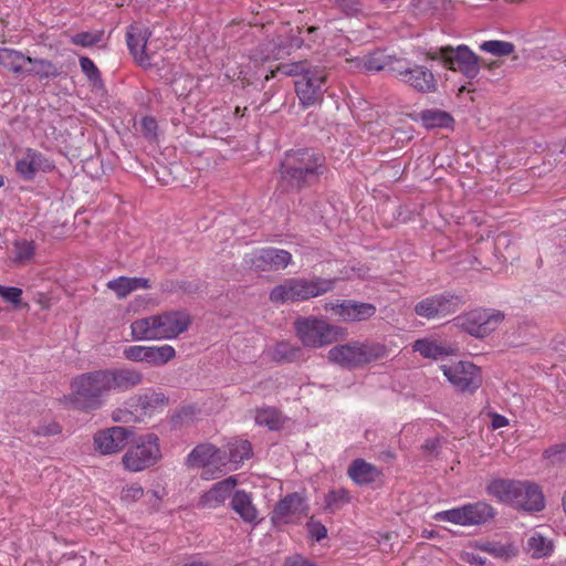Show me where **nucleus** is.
Masks as SVG:
<instances>
[{"label":"nucleus","mask_w":566,"mask_h":566,"mask_svg":"<svg viewBox=\"0 0 566 566\" xmlns=\"http://www.w3.org/2000/svg\"><path fill=\"white\" fill-rule=\"evenodd\" d=\"M109 392L106 369L87 371L72 378L70 394L63 397V403L81 411L97 410Z\"/></svg>","instance_id":"obj_1"},{"label":"nucleus","mask_w":566,"mask_h":566,"mask_svg":"<svg viewBox=\"0 0 566 566\" xmlns=\"http://www.w3.org/2000/svg\"><path fill=\"white\" fill-rule=\"evenodd\" d=\"M324 171L325 157L307 148L289 151L281 165L282 181L297 190L312 185Z\"/></svg>","instance_id":"obj_2"},{"label":"nucleus","mask_w":566,"mask_h":566,"mask_svg":"<svg viewBox=\"0 0 566 566\" xmlns=\"http://www.w3.org/2000/svg\"><path fill=\"white\" fill-rule=\"evenodd\" d=\"M318 28L316 27H308L306 29L297 28V34H294L289 23L283 24L274 39L261 43L258 48L252 50L250 59L256 63L284 59L291 55L293 50L300 49L303 45L311 48L315 40L312 38L307 39L303 34L306 33L307 36H312L316 34Z\"/></svg>","instance_id":"obj_3"},{"label":"nucleus","mask_w":566,"mask_h":566,"mask_svg":"<svg viewBox=\"0 0 566 566\" xmlns=\"http://www.w3.org/2000/svg\"><path fill=\"white\" fill-rule=\"evenodd\" d=\"M335 284L336 279H324L321 276L313 279L290 277L270 291L269 300L273 304L306 302L333 291Z\"/></svg>","instance_id":"obj_4"},{"label":"nucleus","mask_w":566,"mask_h":566,"mask_svg":"<svg viewBox=\"0 0 566 566\" xmlns=\"http://www.w3.org/2000/svg\"><path fill=\"white\" fill-rule=\"evenodd\" d=\"M419 53L430 61H440L444 69L459 72L469 80L480 73V57L465 44L423 49Z\"/></svg>","instance_id":"obj_5"},{"label":"nucleus","mask_w":566,"mask_h":566,"mask_svg":"<svg viewBox=\"0 0 566 566\" xmlns=\"http://www.w3.org/2000/svg\"><path fill=\"white\" fill-rule=\"evenodd\" d=\"M293 326L297 339L305 348H323L338 338L337 326L318 316H300Z\"/></svg>","instance_id":"obj_6"},{"label":"nucleus","mask_w":566,"mask_h":566,"mask_svg":"<svg viewBox=\"0 0 566 566\" xmlns=\"http://www.w3.org/2000/svg\"><path fill=\"white\" fill-rule=\"evenodd\" d=\"M386 348L379 344L350 342L328 350L327 358L343 368H357L385 357Z\"/></svg>","instance_id":"obj_7"},{"label":"nucleus","mask_w":566,"mask_h":566,"mask_svg":"<svg viewBox=\"0 0 566 566\" xmlns=\"http://www.w3.org/2000/svg\"><path fill=\"white\" fill-rule=\"evenodd\" d=\"M161 459V449L159 438L154 433H148L138 438L130 446L122 458L125 470L129 472H142L156 465Z\"/></svg>","instance_id":"obj_8"},{"label":"nucleus","mask_w":566,"mask_h":566,"mask_svg":"<svg viewBox=\"0 0 566 566\" xmlns=\"http://www.w3.org/2000/svg\"><path fill=\"white\" fill-rule=\"evenodd\" d=\"M327 77L325 67L310 66L303 76L295 81V92L303 107L307 108L323 101Z\"/></svg>","instance_id":"obj_9"},{"label":"nucleus","mask_w":566,"mask_h":566,"mask_svg":"<svg viewBox=\"0 0 566 566\" xmlns=\"http://www.w3.org/2000/svg\"><path fill=\"white\" fill-rule=\"evenodd\" d=\"M504 319V314L494 308H476L458 316V325L475 337H484L494 332Z\"/></svg>","instance_id":"obj_10"},{"label":"nucleus","mask_w":566,"mask_h":566,"mask_svg":"<svg viewBox=\"0 0 566 566\" xmlns=\"http://www.w3.org/2000/svg\"><path fill=\"white\" fill-rule=\"evenodd\" d=\"M449 382L461 392H474L482 385L481 369L471 361H452L440 366Z\"/></svg>","instance_id":"obj_11"},{"label":"nucleus","mask_w":566,"mask_h":566,"mask_svg":"<svg viewBox=\"0 0 566 566\" xmlns=\"http://www.w3.org/2000/svg\"><path fill=\"white\" fill-rule=\"evenodd\" d=\"M463 304L461 296L444 292L419 301L415 305V313L427 319L441 318L455 313Z\"/></svg>","instance_id":"obj_12"},{"label":"nucleus","mask_w":566,"mask_h":566,"mask_svg":"<svg viewBox=\"0 0 566 566\" xmlns=\"http://www.w3.org/2000/svg\"><path fill=\"white\" fill-rule=\"evenodd\" d=\"M187 464L189 467H201V476L206 480L214 479L218 474L222 473L223 467L227 465L226 458L222 455V450L216 448L213 444L203 443L197 446L187 457Z\"/></svg>","instance_id":"obj_13"},{"label":"nucleus","mask_w":566,"mask_h":566,"mask_svg":"<svg viewBox=\"0 0 566 566\" xmlns=\"http://www.w3.org/2000/svg\"><path fill=\"white\" fill-rule=\"evenodd\" d=\"M244 262L253 270L268 272L284 270L292 262L289 251L276 248H260L248 253Z\"/></svg>","instance_id":"obj_14"},{"label":"nucleus","mask_w":566,"mask_h":566,"mask_svg":"<svg viewBox=\"0 0 566 566\" xmlns=\"http://www.w3.org/2000/svg\"><path fill=\"white\" fill-rule=\"evenodd\" d=\"M54 168L53 160L30 147L19 153L15 158V171L23 180H33L39 172H50Z\"/></svg>","instance_id":"obj_15"},{"label":"nucleus","mask_w":566,"mask_h":566,"mask_svg":"<svg viewBox=\"0 0 566 566\" xmlns=\"http://www.w3.org/2000/svg\"><path fill=\"white\" fill-rule=\"evenodd\" d=\"M308 506L306 499L295 492L281 499L271 514V521L274 525L293 523L306 516Z\"/></svg>","instance_id":"obj_16"},{"label":"nucleus","mask_w":566,"mask_h":566,"mask_svg":"<svg viewBox=\"0 0 566 566\" xmlns=\"http://www.w3.org/2000/svg\"><path fill=\"white\" fill-rule=\"evenodd\" d=\"M150 34L149 28L140 22H134L126 30L128 50L136 63L143 67H148L151 61V53L147 49Z\"/></svg>","instance_id":"obj_17"},{"label":"nucleus","mask_w":566,"mask_h":566,"mask_svg":"<svg viewBox=\"0 0 566 566\" xmlns=\"http://www.w3.org/2000/svg\"><path fill=\"white\" fill-rule=\"evenodd\" d=\"M397 77L417 92L432 93L437 90V78L431 70L422 65L394 67Z\"/></svg>","instance_id":"obj_18"},{"label":"nucleus","mask_w":566,"mask_h":566,"mask_svg":"<svg viewBox=\"0 0 566 566\" xmlns=\"http://www.w3.org/2000/svg\"><path fill=\"white\" fill-rule=\"evenodd\" d=\"M160 340L175 339L191 325L192 318L186 311H167L157 314Z\"/></svg>","instance_id":"obj_19"},{"label":"nucleus","mask_w":566,"mask_h":566,"mask_svg":"<svg viewBox=\"0 0 566 566\" xmlns=\"http://www.w3.org/2000/svg\"><path fill=\"white\" fill-rule=\"evenodd\" d=\"M133 431L124 427H112L94 434V444L102 454H113L124 449Z\"/></svg>","instance_id":"obj_20"},{"label":"nucleus","mask_w":566,"mask_h":566,"mask_svg":"<svg viewBox=\"0 0 566 566\" xmlns=\"http://www.w3.org/2000/svg\"><path fill=\"white\" fill-rule=\"evenodd\" d=\"M513 504L527 512H539L545 507V499L541 488L530 481H520Z\"/></svg>","instance_id":"obj_21"},{"label":"nucleus","mask_w":566,"mask_h":566,"mask_svg":"<svg viewBox=\"0 0 566 566\" xmlns=\"http://www.w3.org/2000/svg\"><path fill=\"white\" fill-rule=\"evenodd\" d=\"M111 391L129 390L143 381V375L140 371L134 368H111L106 369Z\"/></svg>","instance_id":"obj_22"},{"label":"nucleus","mask_w":566,"mask_h":566,"mask_svg":"<svg viewBox=\"0 0 566 566\" xmlns=\"http://www.w3.org/2000/svg\"><path fill=\"white\" fill-rule=\"evenodd\" d=\"M231 509L245 522L250 524H256L258 509L253 504L252 495L244 490H238L234 492L231 502Z\"/></svg>","instance_id":"obj_23"},{"label":"nucleus","mask_w":566,"mask_h":566,"mask_svg":"<svg viewBox=\"0 0 566 566\" xmlns=\"http://www.w3.org/2000/svg\"><path fill=\"white\" fill-rule=\"evenodd\" d=\"M473 547L503 562H507L518 554V548L513 542L474 541Z\"/></svg>","instance_id":"obj_24"},{"label":"nucleus","mask_w":566,"mask_h":566,"mask_svg":"<svg viewBox=\"0 0 566 566\" xmlns=\"http://www.w3.org/2000/svg\"><path fill=\"white\" fill-rule=\"evenodd\" d=\"M222 455L226 458L227 464L232 465L230 470H237L244 460L252 457V446L248 440L233 438L227 443Z\"/></svg>","instance_id":"obj_25"},{"label":"nucleus","mask_w":566,"mask_h":566,"mask_svg":"<svg viewBox=\"0 0 566 566\" xmlns=\"http://www.w3.org/2000/svg\"><path fill=\"white\" fill-rule=\"evenodd\" d=\"M381 474V471L374 464L364 459H355L348 467L347 475L358 484L365 485L375 482Z\"/></svg>","instance_id":"obj_26"},{"label":"nucleus","mask_w":566,"mask_h":566,"mask_svg":"<svg viewBox=\"0 0 566 566\" xmlns=\"http://www.w3.org/2000/svg\"><path fill=\"white\" fill-rule=\"evenodd\" d=\"M237 483L238 481L234 476H229L213 484V486L202 495V504L208 507H217L223 504L230 496Z\"/></svg>","instance_id":"obj_27"},{"label":"nucleus","mask_w":566,"mask_h":566,"mask_svg":"<svg viewBox=\"0 0 566 566\" xmlns=\"http://www.w3.org/2000/svg\"><path fill=\"white\" fill-rule=\"evenodd\" d=\"M340 319L344 322H359L373 317L376 314V306L370 303L353 300L343 301L340 305Z\"/></svg>","instance_id":"obj_28"},{"label":"nucleus","mask_w":566,"mask_h":566,"mask_svg":"<svg viewBox=\"0 0 566 566\" xmlns=\"http://www.w3.org/2000/svg\"><path fill=\"white\" fill-rule=\"evenodd\" d=\"M130 334L134 340H160L157 314L135 319L130 324Z\"/></svg>","instance_id":"obj_29"},{"label":"nucleus","mask_w":566,"mask_h":566,"mask_svg":"<svg viewBox=\"0 0 566 566\" xmlns=\"http://www.w3.org/2000/svg\"><path fill=\"white\" fill-rule=\"evenodd\" d=\"M520 481L510 479H495L486 486V492L490 496L496 499L499 502L513 504L514 496L516 495Z\"/></svg>","instance_id":"obj_30"},{"label":"nucleus","mask_w":566,"mask_h":566,"mask_svg":"<svg viewBox=\"0 0 566 566\" xmlns=\"http://www.w3.org/2000/svg\"><path fill=\"white\" fill-rule=\"evenodd\" d=\"M107 287L113 291L118 298H125L132 292L143 289H150V282L145 277L119 276L107 282Z\"/></svg>","instance_id":"obj_31"},{"label":"nucleus","mask_w":566,"mask_h":566,"mask_svg":"<svg viewBox=\"0 0 566 566\" xmlns=\"http://www.w3.org/2000/svg\"><path fill=\"white\" fill-rule=\"evenodd\" d=\"M412 348L424 358L438 359L442 356H449L454 353L451 346L443 345L436 339L422 338L417 339Z\"/></svg>","instance_id":"obj_32"},{"label":"nucleus","mask_w":566,"mask_h":566,"mask_svg":"<svg viewBox=\"0 0 566 566\" xmlns=\"http://www.w3.org/2000/svg\"><path fill=\"white\" fill-rule=\"evenodd\" d=\"M467 526L486 523L494 516L493 507L482 501L463 505Z\"/></svg>","instance_id":"obj_33"},{"label":"nucleus","mask_w":566,"mask_h":566,"mask_svg":"<svg viewBox=\"0 0 566 566\" xmlns=\"http://www.w3.org/2000/svg\"><path fill=\"white\" fill-rule=\"evenodd\" d=\"M176 349L174 346L164 345H150L147 346L144 363L150 366H164L175 359Z\"/></svg>","instance_id":"obj_34"},{"label":"nucleus","mask_w":566,"mask_h":566,"mask_svg":"<svg viewBox=\"0 0 566 566\" xmlns=\"http://www.w3.org/2000/svg\"><path fill=\"white\" fill-rule=\"evenodd\" d=\"M27 62L32 67L25 70L27 73L36 76L39 80L55 78L61 74V69L53 62L44 59L27 57Z\"/></svg>","instance_id":"obj_35"},{"label":"nucleus","mask_w":566,"mask_h":566,"mask_svg":"<svg viewBox=\"0 0 566 566\" xmlns=\"http://www.w3.org/2000/svg\"><path fill=\"white\" fill-rule=\"evenodd\" d=\"M138 405L145 416L163 411L168 405V398L158 391H149L138 397Z\"/></svg>","instance_id":"obj_36"},{"label":"nucleus","mask_w":566,"mask_h":566,"mask_svg":"<svg viewBox=\"0 0 566 566\" xmlns=\"http://www.w3.org/2000/svg\"><path fill=\"white\" fill-rule=\"evenodd\" d=\"M27 57L22 52L8 49L0 48V65L8 69L14 74H21L24 71L23 63L27 62Z\"/></svg>","instance_id":"obj_37"},{"label":"nucleus","mask_w":566,"mask_h":566,"mask_svg":"<svg viewBox=\"0 0 566 566\" xmlns=\"http://www.w3.org/2000/svg\"><path fill=\"white\" fill-rule=\"evenodd\" d=\"M553 542L539 533L533 534L527 539V551L533 558H543L552 555L553 553Z\"/></svg>","instance_id":"obj_38"},{"label":"nucleus","mask_w":566,"mask_h":566,"mask_svg":"<svg viewBox=\"0 0 566 566\" xmlns=\"http://www.w3.org/2000/svg\"><path fill=\"white\" fill-rule=\"evenodd\" d=\"M254 419L256 424L268 427L270 430H279L282 426L281 412L271 407L258 409Z\"/></svg>","instance_id":"obj_39"},{"label":"nucleus","mask_w":566,"mask_h":566,"mask_svg":"<svg viewBox=\"0 0 566 566\" xmlns=\"http://www.w3.org/2000/svg\"><path fill=\"white\" fill-rule=\"evenodd\" d=\"M300 355V348L289 342H279L271 349L270 356L276 363H290L295 360Z\"/></svg>","instance_id":"obj_40"},{"label":"nucleus","mask_w":566,"mask_h":566,"mask_svg":"<svg viewBox=\"0 0 566 566\" xmlns=\"http://www.w3.org/2000/svg\"><path fill=\"white\" fill-rule=\"evenodd\" d=\"M13 262L19 265L29 263L35 254V243L28 240H19L13 243Z\"/></svg>","instance_id":"obj_41"},{"label":"nucleus","mask_w":566,"mask_h":566,"mask_svg":"<svg viewBox=\"0 0 566 566\" xmlns=\"http://www.w3.org/2000/svg\"><path fill=\"white\" fill-rule=\"evenodd\" d=\"M310 65L306 61H298L292 63H281L275 70H272L270 74L265 76V81H270L275 76L276 73L284 74L286 76L302 77L303 74L308 70Z\"/></svg>","instance_id":"obj_42"},{"label":"nucleus","mask_w":566,"mask_h":566,"mask_svg":"<svg viewBox=\"0 0 566 566\" xmlns=\"http://www.w3.org/2000/svg\"><path fill=\"white\" fill-rule=\"evenodd\" d=\"M391 56L384 51L377 50L361 59L363 67L366 71H381L391 64Z\"/></svg>","instance_id":"obj_43"},{"label":"nucleus","mask_w":566,"mask_h":566,"mask_svg":"<svg viewBox=\"0 0 566 566\" xmlns=\"http://www.w3.org/2000/svg\"><path fill=\"white\" fill-rule=\"evenodd\" d=\"M421 119L426 127H448L452 123V117L441 111L427 109L421 113Z\"/></svg>","instance_id":"obj_44"},{"label":"nucleus","mask_w":566,"mask_h":566,"mask_svg":"<svg viewBox=\"0 0 566 566\" xmlns=\"http://www.w3.org/2000/svg\"><path fill=\"white\" fill-rule=\"evenodd\" d=\"M514 44L507 41L490 40L480 44V50L495 56H506L514 52Z\"/></svg>","instance_id":"obj_45"},{"label":"nucleus","mask_w":566,"mask_h":566,"mask_svg":"<svg viewBox=\"0 0 566 566\" xmlns=\"http://www.w3.org/2000/svg\"><path fill=\"white\" fill-rule=\"evenodd\" d=\"M349 492L343 488L332 490L325 496L326 509H328L332 512L339 510L345 504L349 503Z\"/></svg>","instance_id":"obj_46"},{"label":"nucleus","mask_w":566,"mask_h":566,"mask_svg":"<svg viewBox=\"0 0 566 566\" xmlns=\"http://www.w3.org/2000/svg\"><path fill=\"white\" fill-rule=\"evenodd\" d=\"M436 521L450 522L452 524L467 526L463 505L451 510L438 512L433 515Z\"/></svg>","instance_id":"obj_47"},{"label":"nucleus","mask_w":566,"mask_h":566,"mask_svg":"<svg viewBox=\"0 0 566 566\" xmlns=\"http://www.w3.org/2000/svg\"><path fill=\"white\" fill-rule=\"evenodd\" d=\"M103 32H78L71 36V43L74 45L88 48L102 41Z\"/></svg>","instance_id":"obj_48"},{"label":"nucleus","mask_w":566,"mask_h":566,"mask_svg":"<svg viewBox=\"0 0 566 566\" xmlns=\"http://www.w3.org/2000/svg\"><path fill=\"white\" fill-rule=\"evenodd\" d=\"M475 551L476 548L473 547L472 542L465 549L460 552V560L472 566H484L486 563L485 558L480 556Z\"/></svg>","instance_id":"obj_49"},{"label":"nucleus","mask_w":566,"mask_h":566,"mask_svg":"<svg viewBox=\"0 0 566 566\" xmlns=\"http://www.w3.org/2000/svg\"><path fill=\"white\" fill-rule=\"evenodd\" d=\"M80 66L82 72L92 83L96 84L97 82H101V73L95 63L90 57H80Z\"/></svg>","instance_id":"obj_50"},{"label":"nucleus","mask_w":566,"mask_h":566,"mask_svg":"<svg viewBox=\"0 0 566 566\" xmlns=\"http://www.w3.org/2000/svg\"><path fill=\"white\" fill-rule=\"evenodd\" d=\"M144 495V489L138 483L126 485L120 493L122 501L126 503H133L142 499Z\"/></svg>","instance_id":"obj_51"},{"label":"nucleus","mask_w":566,"mask_h":566,"mask_svg":"<svg viewBox=\"0 0 566 566\" xmlns=\"http://www.w3.org/2000/svg\"><path fill=\"white\" fill-rule=\"evenodd\" d=\"M22 293L19 287L0 285V296L14 306L21 304Z\"/></svg>","instance_id":"obj_52"},{"label":"nucleus","mask_w":566,"mask_h":566,"mask_svg":"<svg viewBox=\"0 0 566 566\" xmlns=\"http://www.w3.org/2000/svg\"><path fill=\"white\" fill-rule=\"evenodd\" d=\"M147 346L130 345L124 349V357L132 361L144 363Z\"/></svg>","instance_id":"obj_53"},{"label":"nucleus","mask_w":566,"mask_h":566,"mask_svg":"<svg viewBox=\"0 0 566 566\" xmlns=\"http://www.w3.org/2000/svg\"><path fill=\"white\" fill-rule=\"evenodd\" d=\"M307 530L312 538L321 541L327 536L326 527L314 520H311L307 524Z\"/></svg>","instance_id":"obj_54"},{"label":"nucleus","mask_w":566,"mask_h":566,"mask_svg":"<svg viewBox=\"0 0 566 566\" xmlns=\"http://www.w3.org/2000/svg\"><path fill=\"white\" fill-rule=\"evenodd\" d=\"M334 3L338 6L346 14H354L359 11V4L357 0H334Z\"/></svg>","instance_id":"obj_55"},{"label":"nucleus","mask_w":566,"mask_h":566,"mask_svg":"<svg viewBox=\"0 0 566 566\" xmlns=\"http://www.w3.org/2000/svg\"><path fill=\"white\" fill-rule=\"evenodd\" d=\"M507 424H509V420L506 417L499 415V413L492 415V421H491L492 429H494V430L500 429V428L506 427Z\"/></svg>","instance_id":"obj_56"},{"label":"nucleus","mask_w":566,"mask_h":566,"mask_svg":"<svg viewBox=\"0 0 566 566\" xmlns=\"http://www.w3.org/2000/svg\"><path fill=\"white\" fill-rule=\"evenodd\" d=\"M340 305H343V301H334V302H326L324 304L325 311H332L334 312L338 317H340L342 308Z\"/></svg>","instance_id":"obj_57"},{"label":"nucleus","mask_w":566,"mask_h":566,"mask_svg":"<svg viewBox=\"0 0 566 566\" xmlns=\"http://www.w3.org/2000/svg\"><path fill=\"white\" fill-rule=\"evenodd\" d=\"M284 566H314V565L307 563L303 557L296 556L292 559L286 560Z\"/></svg>","instance_id":"obj_58"},{"label":"nucleus","mask_w":566,"mask_h":566,"mask_svg":"<svg viewBox=\"0 0 566 566\" xmlns=\"http://www.w3.org/2000/svg\"><path fill=\"white\" fill-rule=\"evenodd\" d=\"M143 128L151 134L156 129V120L151 117H145L142 122Z\"/></svg>","instance_id":"obj_59"},{"label":"nucleus","mask_w":566,"mask_h":566,"mask_svg":"<svg viewBox=\"0 0 566 566\" xmlns=\"http://www.w3.org/2000/svg\"><path fill=\"white\" fill-rule=\"evenodd\" d=\"M123 411L120 409L114 411L113 413V419L115 421H127L123 416H122Z\"/></svg>","instance_id":"obj_60"},{"label":"nucleus","mask_w":566,"mask_h":566,"mask_svg":"<svg viewBox=\"0 0 566 566\" xmlns=\"http://www.w3.org/2000/svg\"><path fill=\"white\" fill-rule=\"evenodd\" d=\"M555 452L566 457V443L556 446Z\"/></svg>","instance_id":"obj_61"},{"label":"nucleus","mask_w":566,"mask_h":566,"mask_svg":"<svg viewBox=\"0 0 566 566\" xmlns=\"http://www.w3.org/2000/svg\"><path fill=\"white\" fill-rule=\"evenodd\" d=\"M424 448L427 450H433L436 448V441H432V440H428L426 443H424Z\"/></svg>","instance_id":"obj_62"},{"label":"nucleus","mask_w":566,"mask_h":566,"mask_svg":"<svg viewBox=\"0 0 566 566\" xmlns=\"http://www.w3.org/2000/svg\"><path fill=\"white\" fill-rule=\"evenodd\" d=\"M184 566H208V565H206L203 563H199V562H193V563H190V564H186Z\"/></svg>","instance_id":"obj_63"},{"label":"nucleus","mask_w":566,"mask_h":566,"mask_svg":"<svg viewBox=\"0 0 566 566\" xmlns=\"http://www.w3.org/2000/svg\"><path fill=\"white\" fill-rule=\"evenodd\" d=\"M562 504H563V510H564V512H565V514H566V492H565V493H564V495H563Z\"/></svg>","instance_id":"obj_64"}]
</instances>
